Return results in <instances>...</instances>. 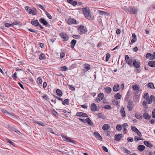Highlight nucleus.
<instances>
[{
	"mask_svg": "<svg viewBox=\"0 0 155 155\" xmlns=\"http://www.w3.org/2000/svg\"><path fill=\"white\" fill-rule=\"evenodd\" d=\"M123 9L125 12L131 14H136L138 12V9L135 6H124Z\"/></svg>",
	"mask_w": 155,
	"mask_h": 155,
	"instance_id": "obj_1",
	"label": "nucleus"
},
{
	"mask_svg": "<svg viewBox=\"0 0 155 155\" xmlns=\"http://www.w3.org/2000/svg\"><path fill=\"white\" fill-rule=\"evenodd\" d=\"M83 12L84 15L88 19L91 18V12L88 7L83 8Z\"/></svg>",
	"mask_w": 155,
	"mask_h": 155,
	"instance_id": "obj_2",
	"label": "nucleus"
},
{
	"mask_svg": "<svg viewBox=\"0 0 155 155\" xmlns=\"http://www.w3.org/2000/svg\"><path fill=\"white\" fill-rule=\"evenodd\" d=\"M145 101L144 100L142 103V105L146 109H147L148 108L147 104H151V100L150 98V97H147V98H146L145 99Z\"/></svg>",
	"mask_w": 155,
	"mask_h": 155,
	"instance_id": "obj_3",
	"label": "nucleus"
},
{
	"mask_svg": "<svg viewBox=\"0 0 155 155\" xmlns=\"http://www.w3.org/2000/svg\"><path fill=\"white\" fill-rule=\"evenodd\" d=\"M126 62L129 66L131 67L133 66V61L131 58H130L128 55H126L125 57Z\"/></svg>",
	"mask_w": 155,
	"mask_h": 155,
	"instance_id": "obj_4",
	"label": "nucleus"
},
{
	"mask_svg": "<svg viewBox=\"0 0 155 155\" xmlns=\"http://www.w3.org/2000/svg\"><path fill=\"white\" fill-rule=\"evenodd\" d=\"M78 29L79 31V34L81 35L85 34L87 32V29L83 25H81Z\"/></svg>",
	"mask_w": 155,
	"mask_h": 155,
	"instance_id": "obj_5",
	"label": "nucleus"
},
{
	"mask_svg": "<svg viewBox=\"0 0 155 155\" xmlns=\"http://www.w3.org/2000/svg\"><path fill=\"white\" fill-rule=\"evenodd\" d=\"M147 109H145L144 110V113L143 114V117L147 120H150L151 118V116L148 113H147Z\"/></svg>",
	"mask_w": 155,
	"mask_h": 155,
	"instance_id": "obj_6",
	"label": "nucleus"
},
{
	"mask_svg": "<svg viewBox=\"0 0 155 155\" xmlns=\"http://www.w3.org/2000/svg\"><path fill=\"white\" fill-rule=\"evenodd\" d=\"M60 36L63 39V41H66L69 39L68 36L65 33L62 32L60 34Z\"/></svg>",
	"mask_w": 155,
	"mask_h": 155,
	"instance_id": "obj_7",
	"label": "nucleus"
},
{
	"mask_svg": "<svg viewBox=\"0 0 155 155\" xmlns=\"http://www.w3.org/2000/svg\"><path fill=\"white\" fill-rule=\"evenodd\" d=\"M127 107L129 111H131L132 110L134 107V104L132 100H130L128 101Z\"/></svg>",
	"mask_w": 155,
	"mask_h": 155,
	"instance_id": "obj_8",
	"label": "nucleus"
},
{
	"mask_svg": "<svg viewBox=\"0 0 155 155\" xmlns=\"http://www.w3.org/2000/svg\"><path fill=\"white\" fill-rule=\"evenodd\" d=\"M133 65L135 68H138L140 67V64L138 59H135L133 61Z\"/></svg>",
	"mask_w": 155,
	"mask_h": 155,
	"instance_id": "obj_9",
	"label": "nucleus"
},
{
	"mask_svg": "<svg viewBox=\"0 0 155 155\" xmlns=\"http://www.w3.org/2000/svg\"><path fill=\"white\" fill-rule=\"evenodd\" d=\"M104 98V94L102 93H100L96 99V101L97 103L99 102Z\"/></svg>",
	"mask_w": 155,
	"mask_h": 155,
	"instance_id": "obj_10",
	"label": "nucleus"
},
{
	"mask_svg": "<svg viewBox=\"0 0 155 155\" xmlns=\"http://www.w3.org/2000/svg\"><path fill=\"white\" fill-rule=\"evenodd\" d=\"M61 136L62 138L64 139L65 141H67L68 142L74 143V140L68 138L67 137L65 136L63 134H61Z\"/></svg>",
	"mask_w": 155,
	"mask_h": 155,
	"instance_id": "obj_11",
	"label": "nucleus"
},
{
	"mask_svg": "<svg viewBox=\"0 0 155 155\" xmlns=\"http://www.w3.org/2000/svg\"><path fill=\"white\" fill-rule=\"evenodd\" d=\"M67 23L69 25L76 24V21L74 18H69L68 19Z\"/></svg>",
	"mask_w": 155,
	"mask_h": 155,
	"instance_id": "obj_12",
	"label": "nucleus"
},
{
	"mask_svg": "<svg viewBox=\"0 0 155 155\" xmlns=\"http://www.w3.org/2000/svg\"><path fill=\"white\" fill-rule=\"evenodd\" d=\"M76 115L78 116L82 117H87V115L86 114L81 112H77Z\"/></svg>",
	"mask_w": 155,
	"mask_h": 155,
	"instance_id": "obj_13",
	"label": "nucleus"
},
{
	"mask_svg": "<svg viewBox=\"0 0 155 155\" xmlns=\"http://www.w3.org/2000/svg\"><path fill=\"white\" fill-rule=\"evenodd\" d=\"M31 23L32 25L35 26H38L40 25L37 20H32L31 21Z\"/></svg>",
	"mask_w": 155,
	"mask_h": 155,
	"instance_id": "obj_14",
	"label": "nucleus"
},
{
	"mask_svg": "<svg viewBox=\"0 0 155 155\" xmlns=\"http://www.w3.org/2000/svg\"><path fill=\"white\" fill-rule=\"evenodd\" d=\"M68 2L71 4L73 6H75L77 5V4L78 5H81L82 3H78L74 1H67Z\"/></svg>",
	"mask_w": 155,
	"mask_h": 155,
	"instance_id": "obj_15",
	"label": "nucleus"
},
{
	"mask_svg": "<svg viewBox=\"0 0 155 155\" xmlns=\"http://www.w3.org/2000/svg\"><path fill=\"white\" fill-rule=\"evenodd\" d=\"M123 137L122 134H119L117 135H115V139L117 141H119Z\"/></svg>",
	"mask_w": 155,
	"mask_h": 155,
	"instance_id": "obj_16",
	"label": "nucleus"
},
{
	"mask_svg": "<svg viewBox=\"0 0 155 155\" xmlns=\"http://www.w3.org/2000/svg\"><path fill=\"white\" fill-rule=\"evenodd\" d=\"M91 110L92 111H94L98 110H97L96 105L94 103H93L91 104Z\"/></svg>",
	"mask_w": 155,
	"mask_h": 155,
	"instance_id": "obj_17",
	"label": "nucleus"
},
{
	"mask_svg": "<svg viewBox=\"0 0 155 155\" xmlns=\"http://www.w3.org/2000/svg\"><path fill=\"white\" fill-rule=\"evenodd\" d=\"M28 13L30 14H32L33 15H35L37 14V12L36 9H31V8L29 7V12Z\"/></svg>",
	"mask_w": 155,
	"mask_h": 155,
	"instance_id": "obj_18",
	"label": "nucleus"
},
{
	"mask_svg": "<svg viewBox=\"0 0 155 155\" xmlns=\"http://www.w3.org/2000/svg\"><path fill=\"white\" fill-rule=\"evenodd\" d=\"M1 111L3 113H5L6 114H9V115H10L11 116H12V117H14V115L13 114H12L11 113H9L8 112V111L6 110L5 109H2L1 110Z\"/></svg>",
	"mask_w": 155,
	"mask_h": 155,
	"instance_id": "obj_19",
	"label": "nucleus"
},
{
	"mask_svg": "<svg viewBox=\"0 0 155 155\" xmlns=\"http://www.w3.org/2000/svg\"><path fill=\"white\" fill-rule=\"evenodd\" d=\"M94 136L96 138L98 139L99 140H102V138L101 137L97 132H95L94 133Z\"/></svg>",
	"mask_w": 155,
	"mask_h": 155,
	"instance_id": "obj_20",
	"label": "nucleus"
},
{
	"mask_svg": "<svg viewBox=\"0 0 155 155\" xmlns=\"http://www.w3.org/2000/svg\"><path fill=\"white\" fill-rule=\"evenodd\" d=\"M120 112L121 114V115L123 117H126L125 112V111L124 110V109L123 107L122 106L121 107V109H120Z\"/></svg>",
	"mask_w": 155,
	"mask_h": 155,
	"instance_id": "obj_21",
	"label": "nucleus"
},
{
	"mask_svg": "<svg viewBox=\"0 0 155 155\" xmlns=\"http://www.w3.org/2000/svg\"><path fill=\"white\" fill-rule=\"evenodd\" d=\"M140 92L137 91L135 92L134 95V97L135 98L137 99V101H138L139 100V97L140 95Z\"/></svg>",
	"mask_w": 155,
	"mask_h": 155,
	"instance_id": "obj_22",
	"label": "nucleus"
},
{
	"mask_svg": "<svg viewBox=\"0 0 155 155\" xmlns=\"http://www.w3.org/2000/svg\"><path fill=\"white\" fill-rule=\"evenodd\" d=\"M148 64L149 66L151 67H155V61H150L148 62Z\"/></svg>",
	"mask_w": 155,
	"mask_h": 155,
	"instance_id": "obj_23",
	"label": "nucleus"
},
{
	"mask_svg": "<svg viewBox=\"0 0 155 155\" xmlns=\"http://www.w3.org/2000/svg\"><path fill=\"white\" fill-rule=\"evenodd\" d=\"M133 39L131 41V44H132L133 43L135 42L137 40V38L136 35L135 33H133L132 35Z\"/></svg>",
	"mask_w": 155,
	"mask_h": 155,
	"instance_id": "obj_24",
	"label": "nucleus"
},
{
	"mask_svg": "<svg viewBox=\"0 0 155 155\" xmlns=\"http://www.w3.org/2000/svg\"><path fill=\"white\" fill-rule=\"evenodd\" d=\"M114 92H117L120 90V86L118 84L115 85L113 88Z\"/></svg>",
	"mask_w": 155,
	"mask_h": 155,
	"instance_id": "obj_25",
	"label": "nucleus"
},
{
	"mask_svg": "<svg viewBox=\"0 0 155 155\" xmlns=\"http://www.w3.org/2000/svg\"><path fill=\"white\" fill-rule=\"evenodd\" d=\"M104 90L106 93L109 94L112 91V89L110 87H106L104 88Z\"/></svg>",
	"mask_w": 155,
	"mask_h": 155,
	"instance_id": "obj_26",
	"label": "nucleus"
},
{
	"mask_svg": "<svg viewBox=\"0 0 155 155\" xmlns=\"http://www.w3.org/2000/svg\"><path fill=\"white\" fill-rule=\"evenodd\" d=\"M39 21L44 25H46L48 24L47 21H45L43 18H41L39 20Z\"/></svg>",
	"mask_w": 155,
	"mask_h": 155,
	"instance_id": "obj_27",
	"label": "nucleus"
},
{
	"mask_svg": "<svg viewBox=\"0 0 155 155\" xmlns=\"http://www.w3.org/2000/svg\"><path fill=\"white\" fill-rule=\"evenodd\" d=\"M132 89L134 91H137L140 89V86L138 84H135L132 85Z\"/></svg>",
	"mask_w": 155,
	"mask_h": 155,
	"instance_id": "obj_28",
	"label": "nucleus"
},
{
	"mask_svg": "<svg viewBox=\"0 0 155 155\" xmlns=\"http://www.w3.org/2000/svg\"><path fill=\"white\" fill-rule=\"evenodd\" d=\"M143 143L146 146L149 147H152V144L148 141H143Z\"/></svg>",
	"mask_w": 155,
	"mask_h": 155,
	"instance_id": "obj_29",
	"label": "nucleus"
},
{
	"mask_svg": "<svg viewBox=\"0 0 155 155\" xmlns=\"http://www.w3.org/2000/svg\"><path fill=\"white\" fill-rule=\"evenodd\" d=\"M84 68L85 69L86 71H87L91 68L90 65L87 64H85L84 65Z\"/></svg>",
	"mask_w": 155,
	"mask_h": 155,
	"instance_id": "obj_30",
	"label": "nucleus"
},
{
	"mask_svg": "<svg viewBox=\"0 0 155 155\" xmlns=\"http://www.w3.org/2000/svg\"><path fill=\"white\" fill-rule=\"evenodd\" d=\"M153 55L150 53H147L146 55V58L147 59H149L150 60H153V59L152 58H153Z\"/></svg>",
	"mask_w": 155,
	"mask_h": 155,
	"instance_id": "obj_31",
	"label": "nucleus"
},
{
	"mask_svg": "<svg viewBox=\"0 0 155 155\" xmlns=\"http://www.w3.org/2000/svg\"><path fill=\"white\" fill-rule=\"evenodd\" d=\"M110 128V126L107 124H104L102 127V129L104 130H106L109 129Z\"/></svg>",
	"mask_w": 155,
	"mask_h": 155,
	"instance_id": "obj_32",
	"label": "nucleus"
},
{
	"mask_svg": "<svg viewBox=\"0 0 155 155\" xmlns=\"http://www.w3.org/2000/svg\"><path fill=\"white\" fill-rule=\"evenodd\" d=\"M145 146L144 145H140L138 147V149L140 151H142L145 148Z\"/></svg>",
	"mask_w": 155,
	"mask_h": 155,
	"instance_id": "obj_33",
	"label": "nucleus"
},
{
	"mask_svg": "<svg viewBox=\"0 0 155 155\" xmlns=\"http://www.w3.org/2000/svg\"><path fill=\"white\" fill-rule=\"evenodd\" d=\"M46 57L45 54L44 53H41L39 55V58L40 60H45Z\"/></svg>",
	"mask_w": 155,
	"mask_h": 155,
	"instance_id": "obj_34",
	"label": "nucleus"
},
{
	"mask_svg": "<svg viewBox=\"0 0 155 155\" xmlns=\"http://www.w3.org/2000/svg\"><path fill=\"white\" fill-rule=\"evenodd\" d=\"M69 100L68 99H65L64 101H62V104L63 105H65V104L67 105H69Z\"/></svg>",
	"mask_w": 155,
	"mask_h": 155,
	"instance_id": "obj_35",
	"label": "nucleus"
},
{
	"mask_svg": "<svg viewBox=\"0 0 155 155\" xmlns=\"http://www.w3.org/2000/svg\"><path fill=\"white\" fill-rule=\"evenodd\" d=\"M97 116L99 118H103L104 119L106 118V116L101 113H98Z\"/></svg>",
	"mask_w": 155,
	"mask_h": 155,
	"instance_id": "obj_36",
	"label": "nucleus"
},
{
	"mask_svg": "<svg viewBox=\"0 0 155 155\" xmlns=\"http://www.w3.org/2000/svg\"><path fill=\"white\" fill-rule=\"evenodd\" d=\"M56 92L58 95L59 97L62 96V91L59 89H58L56 91Z\"/></svg>",
	"mask_w": 155,
	"mask_h": 155,
	"instance_id": "obj_37",
	"label": "nucleus"
},
{
	"mask_svg": "<svg viewBox=\"0 0 155 155\" xmlns=\"http://www.w3.org/2000/svg\"><path fill=\"white\" fill-rule=\"evenodd\" d=\"M59 69L63 71H67L68 70V68L66 66H63L60 67Z\"/></svg>",
	"mask_w": 155,
	"mask_h": 155,
	"instance_id": "obj_38",
	"label": "nucleus"
},
{
	"mask_svg": "<svg viewBox=\"0 0 155 155\" xmlns=\"http://www.w3.org/2000/svg\"><path fill=\"white\" fill-rule=\"evenodd\" d=\"M76 42H77L75 40H74V39L72 40L71 41V47H73L75 46V44L76 43Z\"/></svg>",
	"mask_w": 155,
	"mask_h": 155,
	"instance_id": "obj_39",
	"label": "nucleus"
},
{
	"mask_svg": "<svg viewBox=\"0 0 155 155\" xmlns=\"http://www.w3.org/2000/svg\"><path fill=\"white\" fill-rule=\"evenodd\" d=\"M85 122H87L89 125H91L93 124L92 123V122L91 120L89 118H87L86 119Z\"/></svg>",
	"mask_w": 155,
	"mask_h": 155,
	"instance_id": "obj_40",
	"label": "nucleus"
},
{
	"mask_svg": "<svg viewBox=\"0 0 155 155\" xmlns=\"http://www.w3.org/2000/svg\"><path fill=\"white\" fill-rule=\"evenodd\" d=\"M35 123L36 124H38L41 126H45V124L41 121H35Z\"/></svg>",
	"mask_w": 155,
	"mask_h": 155,
	"instance_id": "obj_41",
	"label": "nucleus"
},
{
	"mask_svg": "<svg viewBox=\"0 0 155 155\" xmlns=\"http://www.w3.org/2000/svg\"><path fill=\"white\" fill-rule=\"evenodd\" d=\"M115 98L116 99H120L121 97V95L119 93H117L115 95Z\"/></svg>",
	"mask_w": 155,
	"mask_h": 155,
	"instance_id": "obj_42",
	"label": "nucleus"
},
{
	"mask_svg": "<svg viewBox=\"0 0 155 155\" xmlns=\"http://www.w3.org/2000/svg\"><path fill=\"white\" fill-rule=\"evenodd\" d=\"M147 86L150 87V88L153 89L155 88L154 85L152 83H150L147 84Z\"/></svg>",
	"mask_w": 155,
	"mask_h": 155,
	"instance_id": "obj_43",
	"label": "nucleus"
},
{
	"mask_svg": "<svg viewBox=\"0 0 155 155\" xmlns=\"http://www.w3.org/2000/svg\"><path fill=\"white\" fill-rule=\"evenodd\" d=\"M110 57V55L109 53H107L106 55V61L107 62L109 61V58Z\"/></svg>",
	"mask_w": 155,
	"mask_h": 155,
	"instance_id": "obj_44",
	"label": "nucleus"
},
{
	"mask_svg": "<svg viewBox=\"0 0 155 155\" xmlns=\"http://www.w3.org/2000/svg\"><path fill=\"white\" fill-rule=\"evenodd\" d=\"M37 82L38 84H40L42 83V80L40 77H39L38 78Z\"/></svg>",
	"mask_w": 155,
	"mask_h": 155,
	"instance_id": "obj_45",
	"label": "nucleus"
},
{
	"mask_svg": "<svg viewBox=\"0 0 155 155\" xmlns=\"http://www.w3.org/2000/svg\"><path fill=\"white\" fill-rule=\"evenodd\" d=\"M45 12V13L46 15L48 17V18L49 19H51L52 18V16L50 14H49L48 12H47L46 11V12Z\"/></svg>",
	"mask_w": 155,
	"mask_h": 155,
	"instance_id": "obj_46",
	"label": "nucleus"
},
{
	"mask_svg": "<svg viewBox=\"0 0 155 155\" xmlns=\"http://www.w3.org/2000/svg\"><path fill=\"white\" fill-rule=\"evenodd\" d=\"M104 108L107 110H110L111 109V107L110 105H107L104 106Z\"/></svg>",
	"mask_w": 155,
	"mask_h": 155,
	"instance_id": "obj_47",
	"label": "nucleus"
},
{
	"mask_svg": "<svg viewBox=\"0 0 155 155\" xmlns=\"http://www.w3.org/2000/svg\"><path fill=\"white\" fill-rule=\"evenodd\" d=\"M135 117L137 119H138L141 120L142 118V117L141 116L137 114H135Z\"/></svg>",
	"mask_w": 155,
	"mask_h": 155,
	"instance_id": "obj_48",
	"label": "nucleus"
},
{
	"mask_svg": "<svg viewBox=\"0 0 155 155\" xmlns=\"http://www.w3.org/2000/svg\"><path fill=\"white\" fill-rule=\"evenodd\" d=\"M98 12L99 14L100 15H105V13L106 12H105L104 11H101L100 10H98Z\"/></svg>",
	"mask_w": 155,
	"mask_h": 155,
	"instance_id": "obj_49",
	"label": "nucleus"
},
{
	"mask_svg": "<svg viewBox=\"0 0 155 155\" xmlns=\"http://www.w3.org/2000/svg\"><path fill=\"white\" fill-rule=\"evenodd\" d=\"M131 130L133 131H134L135 132H136L138 130L137 128L135 127L134 126H131Z\"/></svg>",
	"mask_w": 155,
	"mask_h": 155,
	"instance_id": "obj_50",
	"label": "nucleus"
},
{
	"mask_svg": "<svg viewBox=\"0 0 155 155\" xmlns=\"http://www.w3.org/2000/svg\"><path fill=\"white\" fill-rule=\"evenodd\" d=\"M135 140L136 141H137L139 140H143L141 137H138L137 136L134 137Z\"/></svg>",
	"mask_w": 155,
	"mask_h": 155,
	"instance_id": "obj_51",
	"label": "nucleus"
},
{
	"mask_svg": "<svg viewBox=\"0 0 155 155\" xmlns=\"http://www.w3.org/2000/svg\"><path fill=\"white\" fill-rule=\"evenodd\" d=\"M116 129L118 130H121L122 129L121 126L120 125L118 124L116 126Z\"/></svg>",
	"mask_w": 155,
	"mask_h": 155,
	"instance_id": "obj_52",
	"label": "nucleus"
},
{
	"mask_svg": "<svg viewBox=\"0 0 155 155\" xmlns=\"http://www.w3.org/2000/svg\"><path fill=\"white\" fill-rule=\"evenodd\" d=\"M6 140L7 143H10L14 146H15L14 143L13 142L11 141L9 139H7Z\"/></svg>",
	"mask_w": 155,
	"mask_h": 155,
	"instance_id": "obj_53",
	"label": "nucleus"
},
{
	"mask_svg": "<svg viewBox=\"0 0 155 155\" xmlns=\"http://www.w3.org/2000/svg\"><path fill=\"white\" fill-rule=\"evenodd\" d=\"M150 98L151 100V102H152V101L153 102H155V97L153 95H151L150 96Z\"/></svg>",
	"mask_w": 155,
	"mask_h": 155,
	"instance_id": "obj_54",
	"label": "nucleus"
},
{
	"mask_svg": "<svg viewBox=\"0 0 155 155\" xmlns=\"http://www.w3.org/2000/svg\"><path fill=\"white\" fill-rule=\"evenodd\" d=\"M29 31L35 33L36 34H37L38 32V31L37 30H34L31 29V28H29L28 29Z\"/></svg>",
	"mask_w": 155,
	"mask_h": 155,
	"instance_id": "obj_55",
	"label": "nucleus"
},
{
	"mask_svg": "<svg viewBox=\"0 0 155 155\" xmlns=\"http://www.w3.org/2000/svg\"><path fill=\"white\" fill-rule=\"evenodd\" d=\"M69 88L72 91H74L75 90V88L73 85H69Z\"/></svg>",
	"mask_w": 155,
	"mask_h": 155,
	"instance_id": "obj_56",
	"label": "nucleus"
},
{
	"mask_svg": "<svg viewBox=\"0 0 155 155\" xmlns=\"http://www.w3.org/2000/svg\"><path fill=\"white\" fill-rule=\"evenodd\" d=\"M113 103L114 105H116L117 106L119 105V102L118 101L116 100H114L113 101Z\"/></svg>",
	"mask_w": 155,
	"mask_h": 155,
	"instance_id": "obj_57",
	"label": "nucleus"
},
{
	"mask_svg": "<svg viewBox=\"0 0 155 155\" xmlns=\"http://www.w3.org/2000/svg\"><path fill=\"white\" fill-rule=\"evenodd\" d=\"M124 151L126 153L128 154H130V152L128 150L124 148Z\"/></svg>",
	"mask_w": 155,
	"mask_h": 155,
	"instance_id": "obj_58",
	"label": "nucleus"
},
{
	"mask_svg": "<svg viewBox=\"0 0 155 155\" xmlns=\"http://www.w3.org/2000/svg\"><path fill=\"white\" fill-rule=\"evenodd\" d=\"M73 38L77 39L78 38H80L81 36L79 35H74L73 36Z\"/></svg>",
	"mask_w": 155,
	"mask_h": 155,
	"instance_id": "obj_59",
	"label": "nucleus"
},
{
	"mask_svg": "<svg viewBox=\"0 0 155 155\" xmlns=\"http://www.w3.org/2000/svg\"><path fill=\"white\" fill-rule=\"evenodd\" d=\"M38 6L40 8L42 9L44 12H46V10H45V8L44 7H43V6L42 5H38Z\"/></svg>",
	"mask_w": 155,
	"mask_h": 155,
	"instance_id": "obj_60",
	"label": "nucleus"
},
{
	"mask_svg": "<svg viewBox=\"0 0 155 155\" xmlns=\"http://www.w3.org/2000/svg\"><path fill=\"white\" fill-rule=\"evenodd\" d=\"M137 134L140 137L142 136V134L141 133V132L138 130L136 132Z\"/></svg>",
	"mask_w": 155,
	"mask_h": 155,
	"instance_id": "obj_61",
	"label": "nucleus"
},
{
	"mask_svg": "<svg viewBox=\"0 0 155 155\" xmlns=\"http://www.w3.org/2000/svg\"><path fill=\"white\" fill-rule=\"evenodd\" d=\"M127 140L128 142H132L133 141V139L131 137H128Z\"/></svg>",
	"mask_w": 155,
	"mask_h": 155,
	"instance_id": "obj_62",
	"label": "nucleus"
},
{
	"mask_svg": "<svg viewBox=\"0 0 155 155\" xmlns=\"http://www.w3.org/2000/svg\"><path fill=\"white\" fill-rule=\"evenodd\" d=\"M129 96H126L125 98V100L127 102H128V101L130 100L129 99Z\"/></svg>",
	"mask_w": 155,
	"mask_h": 155,
	"instance_id": "obj_63",
	"label": "nucleus"
},
{
	"mask_svg": "<svg viewBox=\"0 0 155 155\" xmlns=\"http://www.w3.org/2000/svg\"><path fill=\"white\" fill-rule=\"evenodd\" d=\"M128 126V124L126 123H125L122 125V127L123 128H126V127Z\"/></svg>",
	"mask_w": 155,
	"mask_h": 155,
	"instance_id": "obj_64",
	"label": "nucleus"
}]
</instances>
